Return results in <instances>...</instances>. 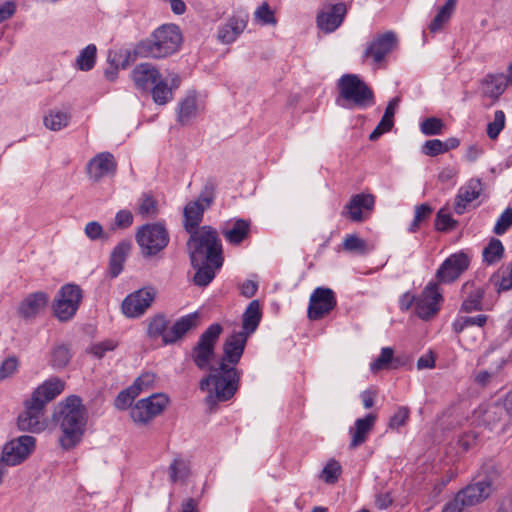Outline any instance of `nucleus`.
<instances>
[{
  "label": "nucleus",
  "mask_w": 512,
  "mask_h": 512,
  "mask_svg": "<svg viewBox=\"0 0 512 512\" xmlns=\"http://www.w3.org/2000/svg\"><path fill=\"white\" fill-rule=\"evenodd\" d=\"M248 337L234 332L223 343V355L217 367L199 381V389L206 393L204 404L209 413H214L218 405L231 400L240 388L242 370L236 366L240 362Z\"/></svg>",
  "instance_id": "f257e3e1"
},
{
  "label": "nucleus",
  "mask_w": 512,
  "mask_h": 512,
  "mask_svg": "<svg viewBox=\"0 0 512 512\" xmlns=\"http://www.w3.org/2000/svg\"><path fill=\"white\" fill-rule=\"evenodd\" d=\"M53 417L62 432L59 438L60 446L70 450L78 445L87 424V410L82 399L77 395L68 396L59 403Z\"/></svg>",
  "instance_id": "f03ea898"
},
{
  "label": "nucleus",
  "mask_w": 512,
  "mask_h": 512,
  "mask_svg": "<svg viewBox=\"0 0 512 512\" xmlns=\"http://www.w3.org/2000/svg\"><path fill=\"white\" fill-rule=\"evenodd\" d=\"M182 43V34L175 24H163L149 37L141 40L135 48L138 55L146 58L162 59L176 53Z\"/></svg>",
  "instance_id": "7ed1b4c3"
},
{
  "label": "nucleus",
  "mask_w": 512,
  "mask_h": 512,
  "mask_svg": "<svg viewBox=\"0 0 512 512\" xmlns=\"http://www.w3.org/2000/svg\"><path fill=\"white\" fill-rule=\"evenodd\" d=\"M187 241V250L191 263H203L208 261L216 267H222V244L217 231L210 226H202L193 230Z\"/></svg>",
  "instance_id": "20e7f679"
},
{
  "label": "nucleus",
  "mask_w": 512,
  "mask_h": 512,
  "mask_svg": "<svg viewBox=\"0 0 512 512\" xmlns=\"http://www.w3.org/2000/svg\"><path fill=\"white\" fill-rule=\"evenodd\" d=\"M340 97L347 108L365 109L374 105V93L372 89L356 74H344L338 80Z\"/></svg>",
  "instance_id": "39448f33"
},
{
  "label": "nucleus",
  "mask_w": 512,
  "mask_h": 512,
  "mask_svg": "<svg viewBox=\"0 0 512 512\" xmlns=\"http://www.w3.org/2000/svg\"><path fill=\"white\" fill-rule=\"evenodd\" d=\"M136 242L144 258H151L163 251L169 244L170 236L161 222L147 223L138 228Z\"/></svg>",
  "instance_id": "423d86ee"
},
{
  "label": "nucleus",
  "mask_w": 512,
  "mask_h": 512,
  "mask_svg": "<svg viewBox=\"0 0 512 512\" xmlns=\"http://www.w3.org/2000/svg\"><path fill=\"white\" fill-rule=\"evenodd\" d=\"M492 481L485 477L461 489L449 501L442 512H462L465 507L474 506L486 500L492 493Z\"/></svg>",
  "instance_id": "0eeeda50"
},
{
  "label": "nucleus",
  "mask_w": 512,
  "mask_h": 512,
  "mask_svg": "<svg viewBox=\"0 0 512 512\" xmlns=\"http://www.w3.org/2000/svg\"><path fill=\"white\" fill-rule=\"evenodd\" d=\"M222 332L223 327L219 323H213L200 335L191 353L194 364L200 370L208 369L210 371L216 343Z\"/></svg>",
  "instance_id": "6e6552de"
},
{
  "label": "nucleus",
  "mask_w": 512,
  "mask_h": 512,
  "mask_svg": "<svg viewBox=\"0 0 512 512\" xmlns=\"http://www.w3.org/2000/svg\"><path fill=\"white\" fill-rule=\"evenodd\" d=\"M82 290L76 284H65L56 294L53 302V311L56 318L61 322L71 320L82 301Z\"/></svg>",
  "instance_id": "1a4fd4ad"
},
{
  "label": "nucleus",
  "mask_w": 512,
  "mask_h": 512,
  "mask_svg": "<svg viewBox=\"0 0 512 512\" xmlns=\"http://www.w3.org/2000/svg\"><path fill=\"white\" fill-rule=\"evenodd\" d=\"M215 198L214 186L207 183L197 200L187 203L184 207V227L187 232L197 230L203 219L204 211L211 206Z\"/></svg>",
  "instance_id": "9d476101"
},
{
  "label": "nucleus",
  "mask_w": 512,
  "mask_h": 512,
  "mask_svg": "<svg viewBox=\"0 0 512 512\" xmlns=\"http://www.w3.org/2000/svg\"><path fill=\"white\" fill-rule=\"evenodd\" d=\"M168 402V397L162 393L140 399L131 408V418L136 423L146 424L159 415L166 408Z\"/></svg>",
  "instance_id": "9b49d317"
},
{
  "label": "nucleus",
  "mask_w": 512,
  "mask_h": 512,
  "mask_svg": "<svg viewBox=\"0 0 512 512\" xmlns=\"http://www.w3.org/2000/svg\"><path fill=\"white\" fill-rule=\"evenodd\" d=\"M36 439L30 435H22L7 442L2 450L0 461L7 466L21 464L34 450Z\"/></svg>",
  "instance_id": "f8f14e48"
},
{
  "label": "nucleus",
  "mask_w": 512,
  "mask_h": 512,
  "mask_svg": "<svg viewBox=\"0 0 512 512\" xmlns=\"http://www.w3.org/2000/svg\"><path fill=\"white\" fill-rule=\"evenodd\" d=\"M337 305L335 293L326 287H317L310 295L307 316L316 321L328 315Z\"/></svg>",
  "instance_id": "ddd939ff"
},
{
  "label": "nucleus",
  "mask_w": 512,
  "mask_h": 512,
  "mask_svg": "<svg viewBox=\"0 0 512 512\" xmlns=\"http://www.w3.org/2000/svg\"><path fill=\"white\" fill-rule=\"evenodd\" d=\"M156 293L154 287L148 286L127 295L122 302L123 313L130 318L142 316L153 303Z\"/></svg>",
  "instance_id": "4468645a"
},
{
  "label": "nucleus",
  "mask_w": 512,
  "mask_h": 512,
  "mask_svg": "<svg viewBox=\"0 0 512 512\" xmlns=\"http://www.w3.org/2000/svg\"><path fill=\"white\" fill-rule=\"evenodd\" d=\"M443 297L438 288V283L429 282L421 294L416 298L415 312L422 320L434 317L440 309Z\"/></svg>",
  "instance_id": "2eb2a0df"
},
{
  "label": "nucleus",
  "mask_w": 512,
  "mask_h": 512,
  "mask_svg": "<svg viewBox=\"0 0 512 512\" xmlns=\"http://www.w3.org/2000/svg\"><path fill=\"white\" fill-rule=\"evenodd\" d=\"M45 409L38 403L27 399L24 402V411L18 415L17 427L19 430L31 433H40L46 428L44 418Z\"/></svg>",
  "instance_id": "dca6fc26"
},
{
  "label": "nucleus",
  "mask_w": 512,
  "mask_h": 512,
  "mask_svg": "<svg viewBox=\"0 0 512 512\" xmlns=\"http://www.w3.org/2000/svg\"><path fill=\"white\" fill-rule=\"evenodd\" d=\"M469 257L464 252L450 255L444 260L436 272V279L439 283H452L468 269Z\"/></svg>",
  "instance_id": "f3484780"
},
{
  "label": "nucleus",
  "mask_w": 512,
  "mask_h": 512,
  "mask_svg": "<svg viewBox=\"0 0 512 512\" xmlns=\"http://www.w3.org/2000/svg\"><path fill=\"white\" fill-rule=\"evenodd\" d=\"M397 36L392 31L378 35L367 46L364 51V58H372L375 63H380L397 46Z\"/></svg>",
  "instance_id": "a211bd4d"
},
{
  "label": "nucleus",
  "mask_w": 512,
  "mask_h": 512,
  "mask_svg": "<svg viewBox=\"0 0 512 512\" xmlns=\"http://www.w3.org/2000/svg\"><path fill=\"white\" fill-rule=\"evenodd\" d=\"M117 163L113 154L110 152H101L89 160L87 164V173L90 179L98 182L101 178L114 174Z\"/></svg>",
  "instance_id": "6ab92c4d"
},
{
  "label": "nucleus",
  "mask_w": 512,
  "mask_h": 512,
  "mask_svg": "<svg viewBox=\"0 0 512 512\" xmlns=\"http://www.w3.org/2000/svg\"><path fill=\"white\" fill-rule=\"evenodd\" d=\"M64 387L65 382L63 380L59 377H51L33 391L30 399L45 409L46 404L60 395Z\"/></svg>",
  "instance_id": "aec40b11"
},
{
  "label": "nucleus",
  "mask_w": 512,
  "mask_h": 512,
  "mask_svg": "<svg viewBox=\"0 0 512 512\" xmlns=\"http://www.w3.org/2000/svg\"><path fill=\"white\" fill-rule=\"evenodd\" d=\"M248 16L237 14L231 16L226 23L218 27L217 39L222 44L233 43L247 26Z\"/></svg>",
  "instance_id": "412c9836"
},
{
  "label": "nucleus",
  "mask_w": 512,
  "mask_h": 512,
  "mask_svg": "<svg viewBox=\"0 0 512 512\" xmlns=\"http://www.w3.org/2000/svg\"><path fill=\"white\" fill-rule=\"evenodd\" d=\"M346 13L347 7L344 3L331 5L318 14L317 25L322 31L331 33L342 24Z\"/></svg>",
  "instance_id": "4be33fe9"
},
{
  "label": "nucleus",
  "mask_w": 512,
  "mask_h": 512,
  "mask_svg": "<svg viewBox=\"0 0 512 512\" xmlns=\"http://www.w3.org/2000/svg\"><path fill=\"white\" fill-rule=\"evenodd\" d=\"M49 302V296L43 291H37L27 295L19 304L18 314L24 319L36 317Z\"/></svg>",
  "instance_id": "5701e85b"
},
{
  "label": "nucleus",
  "mask_w": 512,
  "mask_h": 512,
  "mask_svg": "<svg viewBox=\"0 0 512 512\" xmlns=\"http://www.w3.org/2000/svg\"><path fill=\"white\" fill-rule=\"evenodd\" d=\"M132 79L137 89L148 91L161 79V75L151 63H140L132 70Z\"/></svg>",
  "instance_id": "b1692460"
},
{
  "label": "nucleus",
  "mask_w": 512,
  "mask_h": 512,
  "mask_svg": "<svg viewBox=\"0 0 512 512\" xmlns=\"http://www.w3.org/2000/svg\"><path fill=\"white\" fill-rule=\"evenodd\" d=\"M482 192V183L479 179H471L462 186L455 197L454 211L458 215L464 214L467 205L476 200Z\"/></svg>",
  "instance_id": "393cba45"
},
{
  "label": "nucleus",
  "mask_w": 512,
  "mask_h": 512,
  "mask_svg": "<svg viewBox=\"0 0 512 512\" xmlns=\"http://www.w3.org/2000/svg\"><path fill=\"white\" fill-rule=\"evenodd\" d=\"M198 313H190L177 319L165 335V345L174 344L198 325Z\"/></svg>",
  "instance_id": "a878e982"
},
{
  "label": "nucleus",
  "mask_w": 512,
  "mask_h": 512,
  "mask_svg": "<svg viewBox=\"0 0 512 512\" xmlns=\"http://www.w3.org/2000/svg\"><path fill=\"white\" fill-rule=\"evenodd\" d=\"M375 198L371 194H356L351 197L350 201L345 205L342 212L347 215L352 221L360 222L363 220V210H372L374 207Z\"/></svg>",
  "instance_id": "bb28decb"
},
{
  "label": "nucleus",
  "mask_w": 512,
  "mask_h": 512,
  "mask_svg": "<svg viewBox=\"0 0 512 512\" xmlns=\"http://www.w3.org/2000/svg\"><path fill=\"white\" fill-rule=\"evenodd\" d=\"M461 294L463 298L461 311L470 313L482 310V300L485 292L481 286L476 285L473 281H467L462 286Z\"/></svg>",
  "instance_id": "cd10ccee"
},
{
  "label": "nucleus",
  "mask_w": 512,
  "mask_h": 512,
  "mask_svg": "<svg viewBox=\"0 0 512 512\" xmlns=\"http://www.w3.org/2000/svg\"><path fill=\"white\" fill-rule=\"evenodd\" d=\"M250 221L245 219L231 220L226 223L222 234L226 241L232 245H239L249 235Z\"/></svg>",
  "instance_id": "c85d7f7f"
},
{
  "label": "nucleus",
  "mask_w": 512,
  "mask_h": 512,
  "mask_svg": "<svg viewBox=\"0 0 512 512\" xmlns=\"http://www.w3.org/2000/svg\"><path fill=\"white\" fill-rule=\"evenodd\" d=\"M180 85V78L174 75L171 78V83L168 86L167 80L159 79L155 85L149 90L151 92L153 101L158 105H165L173 99V90L177 89Z\"/></svg>",
  "instance_id": "c756f323"
},
{
  "label": "nucleus",
  "mask_w": 512,
  "mask_h": 512,
  "mask_svg": "<svg viewBox=\"0 0 512 512\" xmlns=\"http://www.w3.org/2000/svg\"><path fill=\"white\" fill-rule=\"evenodd\" d=\"M262 313L258 300H252L246 307L242 316V331L239 333L249 337L259 326Z\"/></svg>",
  "instance_id": "7c9ffc66"
},
{
  "label": "nucleus",
  "mask_w": 512,
  "mask_h": 512,
  "mask_svg": "<svg viewBox=\"0 0 512 512\" xmlns=\"http://www.w3.org/2000/svg\"><path fill=\"white\" fill-rule=\"evenodd\" d=\"M377 417L375 414H367L363 418H358L354 424V430H351L352 439L350 443L351 448H356L363 444L369 432L372 430Z\"/></svg>",
  "instance_id": "2f4dec72"
},
{
  "label": "nucleus",
  "mask_w": 512,
  "mask_h": 512,
  "mask_svg": "<svg viewBox=\"0 0 512 512\" xmlns=\"http://www.w3.org/2000/svg\"><path fill=\"white\" fill-rule=\"evenodd\" d=\"M130 249L131 241L129 240H123L114 247L109 260V274L112 278L117 277L122 272Z\"/></svg>",
  "instance_id": "473e14b6"
},
{
  "label": "nucleus",
  "mask_w": 512,
  "mask_h": 512,
  "mask_svg": "<svg viewBox=\"0 0 512 512\" xmlns=\"http://www.w3.org/2000/svg\"><path fill=\"white\" fill-rule=\"evenodd\" d=\"M191 265L196 270L193 282L199 287L207 286L215 278L216 270L221 268L208 261H203V263L198 265L194 262Z\"/></svg>",
  "instance_id": "72a5a7b5"
},
{
  "label": "nucleus",
  "mask_w": 512,
  "mask_h": 512,
  "mask_svg": "<svg viewBox=\"0 0 512 512\" xmlns=\"http://www.w3.org/2000/svg\"><path fill=\"white\" fill-rule=\"evenodd\" d=\"M71 120V113L68 110L53 109L44 117V125L52 131H60L67 127Z\"/></svg>",
  "instance_id": "f704fd0d"
},
{
  "label": "nucleus",
  "mask_w": 512,
  "mask_h": 512,
  "mask_svg": "<svg viewBox=\"0 0 512 512\" xmlns=\"http://www.w3.org/2000/svg\"><path fill=\"white\" fill-rule=\"evenodd\" d=\"M504 252L505 249L502 242L498 238L492 237L483 249V261L488 265H493L503 258Z\"/></svg>",
  "instance_id": "c9c22d12"
},
{
  "label": "nucleus",
  "mask_w": 512,
  "mask_h": 512,
  "mask_svg": "<svg viewBox=\"0 0 512 512\" xmlns=\"http://www.w3.org/2000/svg\"><path fill=\"white\" fill-rule=\"evenodd\" d=\"M487 319V315L484 314H478L476 316L458 317L454 320L452 327L454 332L459 334L473 326L482 328L486 324Z\"/></svg>",
  "instance_id": "e433bc0d"
},
{
  "label": "nucleus",
  "mask_w": 512,
  "mask_h": 512,
  "mask_svg": "<svg viewBox=\"0 0 512 512\" xmlns=\"http://www.w3.org/2000/svg\"><path fill=\"white\" fill-rule=\"evenodd\" d=\"M168 323L165 315L157 314L149 322L147 328V334L152 339L162 338L165 344V335L168 333Z\"/></svg>",
  "instance_id": "4c0bfd02"
},
{
  "label": "nucleus",
  "mask_w": 512,
  "mask_h": 512,
  "mask_svg": "<svg viewBox=\"0 0 512 512\" xmlns=\"http://www.w3.org/2000/svg\"><path fill=\"white\" fill-rule=\"evenodd\" d=\"M97 48L94 44H89L83 48L76 58V67L81 71H90L96 63Z\"/></svg>",
  "instance_id": "58836bf2"
},
{
  "label": "nucleus",
  "mask_w": 512,
  "mask_h": 512,
  "mask_svg": "<svg viewBox=\"0 0 512 512\" xmlns=\"http://www.w3.org/2000/svg\"><path fill=\"white\" fill-rule=\"evenodd\" d=\"M197 112V98L195 94L187 95L179 103L178 120L185 124L195 117Z\"/></svg>",
  "instance_id": "ea45409f"
},
{
  "label": "nucleus",
  "mask_w": 512,
  "mask_h": 512,
  "mask_svg": "<svg viewBox=\"0 0 512 512\" xmlns=\"http://www.w3.org/2000/svg\"><path fill=\"white\" fill-rule=\"evenodd\" d=\"M456 6V0H447L446 3L439 9L437 15L430 23L429 29L431 32H436L441 26L447 22Z\"/></svg>",
  "instance_id": "a19ab883"
},
{
  "label": "nucleus",
  "mask_w": 512,
  "mask_h": 512,
  "mask_svg": "<svg viewBox=\"0 0 512 512\" xmlns=\"http://www.w3.org/2000/svg\"><path fill=\"white\" fill-rule=\"evenodd\" d=\"M484 83L488 86L487 93L491 97H499L510 86L504 78V74L488 75Z\"/></svg>",
  "instance_id": "79ce46f5"
},
{
  "label": "nucleus",
  "mask_w": 512,
  "mask_h": 512,
  "mask_svg": "<svg viewBox=\"0 0 512 512\" xmlns=\"http://www.w3.org/2000/svg\"><path fill=\"white\" fill-rule=\"evenodd\" d=\"M433 212V208L428 203H423L415 207L414 219L410 226L408 227V231L410 233H415L418 231L422 222L428 220Z\"/></svg>",
  "instance_id": "37998d69"
},
{
  "label": "nucleus",
  "mask_w": 512,
  "mask_h": 512,
  "mask_svg": "<svg viewBox=\"0 0 512 512\" xmlns=\"http://www.w3.org/2000/svg\"><path fill=\"white\" fill-rule=\"evenodd\" d=\"M170 479L172 482L183 481L189 475V467L185 460L176 458L169 466Z\"/></svg>",
  "instance_id": "c03bdc74"
},
{
  "label": "nucleus",
  "mask_w": 512,
  "mask_h": 512,
  "mask_svg": "<svg viewBox=\"0 0 512 512\" xmlns=\"http://www.w3.org/2000/svg\"><path fill=\"white\" fill-rule=\"evenodd\" d=\"M458 225V221L455 220L449 213L445 212L444 208H441L435 218V229L440 232H448L454 230Z\"/></svg>",
  "instance_id": "a18cd8bd"
},
{
  "label": "nucleus",
  "mask_w": 512,
  "mask_h": 512,
  "mask_svg": "<svg viewBox=\"0 0 512 512\" xmlns=\"http://www.w3.org/2000/svg\"><path fill=\"white\" fill-rule=\"evenodd\" d=\"M71 359V353L67 346L58 345L52 351L51 365L54 368H64Z\"/></svg>",
  "instance_id": "49530a36"
},
{
  "label": "nucleus",
  "mask_w": 512,
  "mask_h": 512,
  "mask_svg": "<svg viewBox=\"0 0 512 512\" xmlns=\"http://www.w3.org/2000/svg\"><path fill=\"white\" fill-rule=\"evenodd\" d=\"M393 353V349L390 347L382 348L379 357L371 362L370 370L375 373L388 368L389 364L392 362Z\"/></svg>",
  "instance_id": "de8ad7c7"
},
{
  "label": "nucleus",
  "mask_w": 512,
  "mask_h": 512,
  "mask_svg": "<svg viewBox=\"0 0 512 512\" xmlns=\"http://www.w3.org/2000/svg\"><path fill=\"white\" fill-rule=\"evenodd\" d=\"M135 387L129 386L122 390L115 399V407L120 410H125L131 406L133 400L139 395Z\"/></svg>",
  "instance_id": "09e8293b"
},
{
  "label": "nucleus",
  "mask_w": 512,
  "mask_h": 512,
  "mask_svg": "<svg viewBox=\"0 0 512 512\" xmlns=\"http://www.w3.org/2000/svg\"><path fill=\"white\" fill-rule=\"evenodd\" d=\"M443 121L436 117H429L420 124L421 132L426 136L439 135L442 132Z\"/></svg>",
  "instance_id": "8fccbe9b"
},
{
  "label": "nucleus",
  "mask_w": 512,
  "mask_h": 512,
  "mask_svg": "<svg viewBox=\"0 0 512 512\" xmlns=\"http://www.w3.org/2000/svg\"><path fill=\"white\" fill-rule=\"evenodd\" d=\"M510 227H512V208L507 207L497 219L493 228V233L496 235L505 234Z\"/></svg>",
  "instance_id": "3c124183"
},
{
  "label": "nucleus",
  "mask_w": 512,
  "mask_h": 512,
  "mask_svg": "<svg viewBox=\"0 0 512 512\" xmlns=\"http://www.w3.org/2000/svg\"><path fill=\"white\" fill-rule=\"evenodd\" d=\"M505 126V113L497 110L494 113V120L487 125V135L490 139H496Z\"/></svg>",
  "instance_id": "603ef678"
},
{
  "label": "nucleus",
  "mask_w": 512,
  "mask_h": 512,
  "mask_svg": "<svg viewBox=\"0 0 512 512\" xmlns=\"http://www.w3.org/2000/svg\"><path fill=\"white\" fill-rule=\"evenodd\" d=\"M366 242L355 234L347 235L342 243L343 250L348 252L364 253Z\"/></svg>",
  "instance_id": "864d4df0"
},
{
  "label": "nucleus",
  "mask_w": 512,
  "mask_h": 512,
  "mask_svg": "<svg viewBox=\"0 0 512 512\" xmlns=\"http://www.w3.org/2000/svg\"><path fill=\"white\" fill-rule=\"evenodd\" d=\"M399 103H400L399 97H394L388 102V104L385 108V112L379 122V123H381V126H385V128H388L389 130H391V128L394 125L393 119H394L395 112L399 106Z\"/></svg>",
  "instance_id": "5fc2aeb1"
},
{
  "label": "nucleus",
  "mask_w": 512,
  "mask_h": 512,
  "mask_svg": "<svg viewBox=\"0 0 512 512\" xmlns=\"http://www.w3.org/2000/svg\"><path fill=\"white\" fill-rule=\"evenodd\" d=\"M341 473V466L335 460H330L323 468L321 478L328 484L337 482Z\"/></svg>",
  "instance_id": "6e6d98bb"
},
{
  "label": "nucleus",
  "mask_w": 512,
  "mask_h": 512,
  "mask_svg": "<svg viewBox=\"0 0 512 512\" xmlns=\"http://www.w3.org/2000/svg\"><path fill=\"white\" fill-rule=\"evenodd\" d=\"M254 15L255 18L258 21H260L263 25H270L276 23L274 13L266 2H264L260 7L256 9Z\"/></svg>",
  "instance_id": "4d7b16f0"
},
{
  "label": "nucleus",
  "mask_w": 512,
  "mask_h": 512,
  "mask_svg": "<svg viewBox=\"0 0 512 512\" xmlns=\"http://www.w3.org/2000/svg\"><path fill=\"white\" fill-rule=\"evenodd\" d=\"M422 153L427 156H437L445 153V148H443L442 141L439 139H431L427 140L422 146Z\"/></svg>",
  "instance_id": "13d9d810"
},
{
  "label": "nucleus",
  "mask_w": 512,
  "mask_h": 512,
  "mask_svg": "<svg viewBox=\"0 0 512 512\" xmlns=\"http://www.w3.org/2000/svg\"><path fill=\"white\" fill-rule=\"evenodd\" d=\"M409 418V409L407 407H399L394 415L390 418L389 427L391 429H399L404 426Z\"/></svg>",
  "instance_id": "bf43d9fd"
},
{
  "label": "nucleus",
  "mask_w": 512,
  "mask_h": 512,
  "mask_svg": "<svg viewBox=\"0 0 512 512\" xmlns=\"http://www.w3.org/2000/svg\"><path fill=\"white\" fill-rule=\"evenodd\" d=\"M116 346L117 343L114 340L107 339L92 345L90 352L97 358H102L106 352L114 350Z\"/></svg>",
  "instance_id": "052dcab7"
},
{
  "label": "nucleus",
  "mask_w": 512,
  "mask_h": 512,
  "mask_svg": "<svg viewBox=\"0 0 512 512\" xmlns=\"http://www.w3.org/2000/svg\"><path fill=\"white\" fill-rule=\"evenodd\" d=\"M155 381V375L153 373L141 374L134 383L131 385L140 394L143 390L148 389L152 386Z\"/></svg>",
  "instance_id": "680f3d73"
},
{
  "label": "nucleus",
  "mask_w": 512,
  "mask_h": 512,
  "mask_svg": "<svg viewBox=\"0 0 512 512\" xmlns=\"http://www.w3.org/2000/svg\"><path fill=\"white\" fill-rule=\"evenodd\" d=\"M18 361L15 357H9L5 359L0 365V379L10 377L16 370Z\"/></svg>",
  "instance_id": "e2e57ef3"
},
{
  "label": "nucleus",
  "mask_w": 512,
  "mask_h": 512,
  "mask_svg": "<svg viewBox=\"0 0 512 512\" xmlns=\"http://www.w3.org/2000/svg\"><path fill=\"white\" fill-rule=\"evenodd\" d=\"M114 223L117 228H128L133 223V215L129 210H120L115 215Z\"/></svg>",
  "instance_id": "0e129e2a"
},
{
  "label": "nucleus",
  "mask_w": 512,
  "mask_h": 512,
  "mask_svg": "<svg viewBox=\"0 0 512 512\" xmlns=\"http://www.w3.org/2000/svg\"><path fill=\"white\" fill-rule=\"evenodd\" d=\"M504 411V404L500 405L498 403H494L490 405L488 409L485 411V419L488 422L500 421Z\"/></svg>",
  "instance_id": "69168bd1"
},
{
  "label": "nucleus",
  "mask_w": 512,
  "mask_h": 512,
  "mask_svg": "<svg viewBox=\"0 0 512 512\" xmlns=\"http://www.w3.org/2000/svg\"><path fill=\"white\" fill-rule=\"evenodd\" d=\"M84 231H85V235L90 240H93V241L101 238L103 235V228H102L101 224L97 221L88 222L85 226Z\"/></svg>",
  "instance_id": "338daca9"
},
{
  "label": "nucleus",
  "mask_w": 512,
  "mask_h": 512,
  "mask_svg": "<svg viewBox=\"0 0 512 512\" xmlns=\"http://www.w3.org/2000/svg\"><path fill=\"white\" fill-rule=\"evenodd\" d=\"M138 211L141 215H150L156 212V201L152 196L143 197Z\"/></svg>",
  "instance_id": "774afa93"
}]
</instances>
